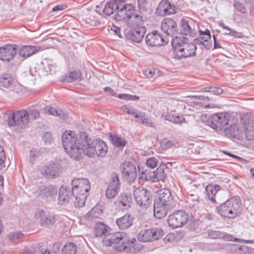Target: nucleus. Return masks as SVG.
<instances>
[{"label": "nucleus", "instance_id": "nucleus-15", "mask_svg": "<svg viewBox=\"0 0 254 254\" xmlns=\"http://www.w3.org/2000/svg\"><path fill=\"white\" fill-rule=\"evenodd\" d=\"M126 3H124L122 0H112L107 2L103 9V12L107 16H110L113 14L114 11H117L115 14V19L117 21V14L121 11L122 8L126 6Z\"/></svg>", "mask_w": 254, "mask_h": 254}, {"label": "nucleus", "instance_id": "nucleus-29", "mask_svg": "<svg viewBox=\"0 0 254 254\" xmlns=\"http://www.w3.org/2000/svg\"><path fill=\"white\" fill-rule=\"evenodd\" d=\"M59 168L56 164H51L44 168V173L48 178L55 177L58 172Z\"/></svg>", "mask_w": 254, "mask_h": 254}, {"label": "nucleus", "instance_id": "nucleus-39", "mask_svg": "<svg viewBox=\"0 0 254 254\" xmlns=\"http://www.w3.org/2000/svg\"><path fill=\"white\" fill-rule=\"evenodd\" d=\"M120 186V182L118 174L116 173H112L108 187L113 188L119 190Z\"/></svg>", "mask_w": 254, "mask_h": 254}, {"label": "nucleus", "instance_id": "nucleus-7", "mask_svg": "<svg viewBox=\"0 0 254 254\" xmlns=\"http://www.w3.org/2000/svg\"><path fill=\"white\" fill-rule=\"evenodd\" d=\"M231 116L227 113L213 114L210 118L209 126L217 131L223 132L230 124Z\"/></svg>", "mask_w": 254, "mask_h": 254}, {"label": "nucleus", "instance_id": "nucleus-34", "mask_svg": "<svg viewBox=\"0 0 254 254\" xmlns=\"http://www.w3.org/2000/svg\"><path fill=\"white\" fill-rule=\"evenodd\" d=\"M151 179L153 181H157L158 180L163 181L166 176L164 173V170L161 167H158L155 171L151 172Z\"/></svg>", "mask_w": 254, "mask_h": 254}, {"label": "nucleus", "instance_id": "nucleus-35", "mask_svg": "<svg viewBox=\"0 0 254 254\" xmlns=\"http://www.w3.org/2000/svg\"><path fill=\"white\" fill-rule=\"evenodd\" d=\"M73 198H74V204L76 207H81L84 206L86 197L88 194H78L77 195H73Z\"/></svg>", "mask_w": 254, "mask_h": 254}, {"label": "nucleus", "instance_id": "nucleus-54", "mask_svg": "<svg viewBox=\"0 0 254 254\" xmlns=\"http://www.w3.org/2000/svg\"><path fill=\"white\" fill-rule=\"evenodd\" d=\"M84 20L86 23L90 24L93 25L95 22V16L92 13L87 14L84 17Z\"/></svg>", "mask_w": 254, "mask_h": 254}, {"label": "nucleus", "instance_id": "nucleus-11", "mask_svg": "<svg viewBox=\"0 0 254 254\" xmlns=\"http://www.w3.org/2000/svg\"><path fill=\"white\" fill-rule=\"evenodd\" d=\"M26 110L18 111L16 113L10 114L7 122L9 126L18 125L25 126L29 123V118Z\"/></svg>", "mask_w": 254, "mask_h": 254}, {"label": "nucleus", "instance_id": "nucleus-14", "mask_svg": "<svg viewBox=\"0 0 254 254\" xmlns=\"http://www.w3.org/2000/svg\"><path fill=\"white\" fill-rule=\"evenodd\" d=\"M57 187L52 185L42 186L34 191V194L37 198L48 200L57 194Z\"/></svg>", "mask_w": 254, "mask_h": 254}, {"label": "nucleus", "instance_id": "nucleus-63", "mask_svg": "<svg viewBox=\"0 0 254 254\" xmlns=\"http://www.w3.org/2000/svg\"><path fill=\"white\" fill-rule=\"evenodd\" d=\"M224 235H225L224 237L222 238L225 239L227 241H234L235 242H239V241L241 242L243 241L242 240L237 239V238H235L234 240H233V237L232 235L225 234H224Z\"/></svg>", "mask_w": 254, "mask_h": 254}, {"label": "nucleus", "instance_id": "nucleus-16", "mask_svg": "<svg viewBox=\"0 0 254 254\" xmlns=\"http://www.w3.org/2000/svg\"><path fill=\"white\" fill-rule=\"evenodd\" d=\"M18 46L15 45H6L0 48V60L10 62L15 56Z\"/></svg>", "mask_w": 254, "mask_h": 254}, {"label": "nucleus", "instance_id": "nucleus-10", "mask_svg": "<svg viewBox=\"0 0 254 254\" xmlns=\"http://www.w3.org/2000/svg\"><path fill=\"white\" fill-rule=\"evenodd\" d=\"M163 236L161 229L152 228L142 230L137 235V239L140 242H146L158 240Z\"/></svg>", "mask_w": 254, "mask_h": 254}, {"label": "nucleus", "instance_id": "nucleus-41", "mask_svg": "<svg viewBox=\"0 0 254 254\" xmlns=\"http://www.w3.org/2000/svg\"><path fill=\"white\" fill-rule=\"evenodd\" d=\"M29 118V122L30 120H34L39 117V113L38 110L35 109L33 107H30L26 110Z\"/></svg>", "mask_w": 254, "mask_h": 254}, {"label": "nucleus", "instance_id": "nucleus-48", "mask_svg": "<svg viewBox=\"0 0 254 254\" xmlns=\"http://www.w3.org/2000/svg\"><path fill=\"white\" fill-rule=\"evenodd\" d=\"M208 236L212 239H221L225 236L224 233L214 230L209 231L208 232Z\"/></svg>", "mask_w": 254, "mask_h": 254}, {"label": "nucleus", "instance_id": "nucleus-22", "mask_svg": "<svg viewBox=\"0 0 254 254\" xmlns=\"http://www.w3.org/2000/svg\"><path fill=\"white\" fill-rule=\"evenodd\" d=\"M72 191L69 188L62 186L59 189V194L58 198V204L62 205L67 203L71 199H73Z\"/></svg>", "mask_w": 254, "mask_h": 254}, {"label": "nucleus", "instance_id": "nucleus-31", "mask_svg": "<svg viewBox=\"0 0 254 254\" xmlns=\"http://www.w3.org/2000/svg\"><path fill=\"white\" fill-rule=\"evenodd\" d=\"M81 76V73L78 70L70 71L64 76L63 80L65 82H71L75 80L79 79Z\"/></svg>", "mask_w": 254, "mask_h": 254}, {"label": "nucleus", "instance_id": "nucleus-18", "mask_svg": "<svg viewBox=\"0 0 254 254\" xmlns=\"http://www.w3.org/2000/svg\"><path fill=\"white\" fill-rule=\"evenodd\" d=\"M145 42L147 45L153 47L167 44L168 40L163 38L158 31H154L146 35Z\"/></svg>", "mask_w": 254, "mask_h": 254}, {"label": "nucleus", "instance_id": "nucleus-27", "mask_svg": "<svg viewBox=\"0 0 254 254\" xmlns=\"http://www.w3.org/2000/svg\"><path fill=\"white\" fill-rule=\"evenodd\" d=\"M126 240V241L124 242L123 244H121V245H117L115 246V249L117 251L129 252L131 250V248L133 247L134 243L136 242L135 238L129 240L127 237Z\"/></svg>", "mask_w": 254, "mask_h": 254}, {"label": "nucleus", "instance_id": "nucleus-28", "mask_svg": "<svg viewBox=\"0 0 254 254\" xmlns=\"http://www.w3.org/2000/svg\"><path fill=\"white\" fill-rule=\"evenodd\" d=\"M13 83V77L11 74L4 73L0 76V87L8 88Z\"/></svg>", "mask_w": 254, "mask_h": 254}, {"label": "nucleus", "instance_id": "nucleus-5", "mask_svg": "<svg viewBox=\"0 0 254 254\" xmlns=\"http://www.w3.org/2000/svg\"><path fill=\"white\" fill-rule=\"evenodd\" d=\"M184 37L173 38L172 45L174 48V58L177 59L187 58L195 55L196 47L194 44L189 42Z\"/></svg>", "mask_w": 254, "mask_h": 254}, {"label": "nucleus", "instance_id": "nucleus-55", "mask_svg": "<svg viewBox=\"0 0 254 254\" xmlns=\"http://www.w3.org/2000/svg\"><path fill=\"white\" fill-rule=\"evenodd\" d=\"M89 213L93 217H99L102 215V210L97 207H95Z\"/></svg>", "mask_w": 254, "mask_h": 254}, {"label": "nucleus", "instance_id": "nucleus-32", "mask_svg": "<svg viewBox=\"0 0 254 254\" xmlns=\"http://www.w3.org/2000/svg\"><path fill=\"white\" fill-rule=\"evenodd\" d=\"M180 33L182 35H191L192 33V30L190 27L188 22L182 19L180 24Z\"/></svg>", "mask_w": 254, "mask_h": 254}, {"label": "nucleus", "instance_id": "nucleus-23", "mask_svg": "<svg viewBox=\"0 0 254 254\" xmlns=\"http://www.w3.org/2000/svg\"><path fill=\"white\" fill-rule=\"evenodd\" d=\"M38 217L39 218V223L41 226H48L54 224L56 221V217L53 215H47L45 211L39 210L36 213Z\"/></svg>", "mask_w": 254, "mask_h": 254}, {"label": "nucleus", "instance_id": "nucleus-24", "mask_svg": "<svg viewBox=\"0 0 254 254\" xmlns=\"http://www.w3.org/2000/svg\"><path fill=\"white\" fill-rule=\"evenodd\" d=\"M133 218L129 214H126L116 220V224L120 229H126L133 224Z\"/></svg>", "mask_w": 254, "mask_h": 254}, {"label": "nucleus", "instance_id": "nucleus-36", "mask_svg": "<svg viewBox=\"0 0 254 254\" xmlns=\"http://www.w3.org/2000/svg\"><path fill=\"white\" fill-rule=\"evenodd\" d=\"M137 116L138 118L137 119L138 120L136 121L138 123H141L146 126L154 127V123L145 116L144 113L139 112Z\"/></svg>", "mask_w": 254, "mask_h": 254}, {"label": "nucleus", "instance_id": "nucleus-61", "mask_svg": "<svg viewBox=\"0 0 254 254\" xmlns=\"http://www.w3.org/2000/svg\"><path fill=\"white\" fill-rule=\"evenodd\" d=\"M42 137L46 143H50L52 139L51 134L48 132H45Z\"/></svg>", "mask_w": 254, "mask_h": 254}, {"label": "nucleus", "instance_id": "nucleus-38", "mask_svg": "<svg viewBox=\"0 0 254 254\" xmlns=\"http://www.w3.org/2000/svg\"><path fill=\"white\" fill-rule=\"evenodd\" d=\"M76 251V246L73 243H69L62 249V254H75Z\"/></svg>", "mask_w": 254, "mask_h": 254}, {"label": "nucleus", "instance_id": "nucleus-20", "mask_svg": "<svg viewBox=\"0 0 254 254\" xmlns=\"http://www.w3.org/2000/svg\"><path fill=\"white\" fill-rule=\"evenodd\" d=\"M161 29L167 35L173 37L177 31L176 22L172 19L165 18L162 22Z\"/></svg>", "mask_w": 254, "mask_h": 254}, {"label": "nucleus", "instance_id": "nucleus-44", "mask_svg": "<svg viewBox=\"0 0 254 254\" xmlns=\"http://www.w3.org/2000/svg\"><path fill=\"white\" fill-rule=\"evenodd\" d=\"M110 137L112 138V141L113 144L115 146L117 147L123 146L125 145V141L124 139L122 138L121 137L118 136H113L112 135L110 136Z\"/></svg>", "mask_w": 254, "mask_h": 254}, {"label": "nucleus", "instance_id": "nucleus-21", "mask_svg": "<svg viewBox=\"0 0 254 254\" xmlns=\"http://www.w3.org/2000/svg\"><path fill=\"white\" fill-rule=\"evenodd\" d=\"M146 32L145 26H140L135 30H131L126 34V38L133 42L139 43L143 38Z\"/></svg>", "mask_w": 254, "mask_h": 254}, {"label": "nucleus", "instance_id": "nucleus-57", "mask_svg": "<svg viewBox=\"0 0 254 254\" xmlns=\"http://www.w3.org/2000/svg\"><path fill=\"white\" fill-rule=\"evenodd\" d=\"M156 69L151 68H147L144 71V74L147 78H151L155 75Z\"/></svg>", "mask_w": 254, "mask_h": 254}, {"label": "nucleus", "instance_id": "nucleus-60", "mask_svg": "<svg viewBox=\"0 0 254 254\" xmlns=\"http://www.w3.org/2000/svg\"><path fill=\"white\" fill-rule=\"evenodd\" d=\"M22 236V234L21 233H20L19 232H14V233H10L8 235V238L10 240L13 241V240L17 239L18 238H20Z\"/></svg>", "mask_w": 254, "mask_h": 254}, {"label": "nucleus", "instance_id": "nucleus-37", "mask_svg": "<svg viewBox=\"0 0 254 254\" xmlns=\"http://www.w3.org/2000/svg\"><path fill=\"white\" fill-rule=\"evenodd\" d=\"M45 112L51 115L59 117L61 119L65 118V114L61 110H57L52 107H46L44 109Z\"/></svg>", "mask_w": 254, "mask_h": 254}, {"label": "nucleus", "instance_id": "nucleus-62", "mask_svg": "<svg viewBox=\"0 0 254 254\" xmlns=\"http://www.w3.org/2000/svg\"><path fill=\"white\" fill-rule=\"evenodd\" d=\"M187 97L194 98L201 100H209L208 96H204L202 95H188Z\"/></svg>", "mask_w": 254, "mask_h": 254}, {"label": "nucleus", "instance_id": "nucleus-30", "mask_svg": "<svg viewBox=\"0 0 254 254\" xmlns=\"http://www.w3.org/2000/svg\"><path fill=\"white\" fill-rule=\"evenodd\" d=\"M219 190L220 187L218 185H208L206 187L205 191L208 199L212 202H214L215 201L214 199L215 195Z\"/></svg>", "mask_w": 254, "mask_h": 254}, {"label": "nucleus", "instance_id": "nucleus-58", "mask_svg": "<svg viewBox=\"0 0 254 254\" xmlns=\"http://www.w3.org/2000/svg\"><path fill=\"white\" fill-rule=\"evenodd\" d=\"M40 155V152L37 149H32L30 151V158L31 161L33 162Z\"/></svg>", "mask_w": 254, "mask_h": 254}, {"label": "nucleus", "instance_id": "nucleus-53", "mask_svg": "<svg viewBox=\"0 0 254 254\" xmlns=\"http://www.w3.org/2000/svg\"><path fill=\"white\" fill-rule=\"evenodd\" d=\"M189 202L191 206L193 207L198 204V196L197 195H191L189 198Z\"/></svg>", "mask_w": 254, "mask_h": 254}, {"label": "nucleus", "instance_id": "nucleus-3", "mask_svg": "<svg viewBox=\"0 0 254 254\" xmlns=\"http://www.w3.org/2000/svg\"><path fill=\"white\" fill-rule=\"evenodd\" d=\"M121 8L117 14V21L123 20L126 25L130 27L142 26L144 22L143 13L134 9L132 4L126 3V6Z\"/></svg>", "mask_w": 254, "mask_h": 254}, {"label": "nucleus", "instance_id": "nucleus-6", "mask_svg": "<svg viewBox=\"0 0 254 254\" xmlns=\"http://www.w3.org/2000/svg\"><path fill=\"white\" fill-rule=\"evenodd\" d=\"M241 199L239 197H233L221 204L218 208V211L221 216L234 218L241 213Z\"/></svg>", "mask_w": 254, "mask_h": 254}, {"label": "nucleus", "instance_id": "nucleus-51", "mask_svg": "<svg viewBox=\"0 0 254 254\" xmlns=\"http://www.w3.org/2000/svg\"><path fill=\"white\" fill-rule=\"evenodd\" d=\"M6 159L4 148L0 145V170L4 167V161Z\"/></svg>", "mask_w": 254, "mask_h": 254}, {"label": "nucleus", "instance_id": "nucleus-33", "mask_svg": "<svg viewBox=\"0 0 254 254\" xmlns=\"http://www.w3.org/2000/svg\"><path fill=\"white\" fill-rule=\"evenodd\" d=\"M119 203L121 204L124 209L130 207L131 205V197L125 193H122L118 198Z\"/></svg>", "mask_w": 254, "mask_h": 254}, {"label": "nucleus", "instance_id": "nucleus-52", "mask_svg": "<svg viewBox=\"0 0 254 254\" xmlns=\"http://www.w3.org/2000/svg\"><path fill=\"white\" fill-rule=\"evenodd\" d=\"M158 163V160L154 157H151L146 160V164L147 167L153 169L155 168Z\"/></svg>", "mask_w": 254, "mask_h": 254}, {"label": "nucleus", "instance_id": "nucleus-4", "mask_svg": "<svg viewBox=\"0 0 254 254\" xmlns=\"http://www.w3.org/2000/svg\"><path fill=\"white\" fill-rule=\"evenodd\" d=\"M173 196L168 189H161L158 192V196L154 202V215L157 219L164 217L168 210L173 204Z\"/></svg>", "mask_w": 254, "mask_h": 254}, {"label": "nucleus", "instance_id": "nucleus-40", "mask_svg": "<svg viewBox=\"0 0 254 254\" xmlns=\"http://www.w3.org/2000/svg\"><path fill=\"white\" fill-rule=\"evenodd\" d=\"M165 119L174 124H179L185 122V119L182 116H172L170 115H166Z\"/></svg>", "mask_w": 254, "mask_h": 254}, {"label": "nucleus", "instance_id": "nucleus-9", "mask_svg": "<svg viewBox=\"0 0 254 254\" xmlns=\"http://www.w3.org/2000/svg\"><path fill=\"white\" fill-rule=\"evenodd\" d=\"M189 220V215L184 210L175 211L169 216L168 223L173 229L181 227L185 225Z\"/></svg>", "mask_w": 254, "mask_h": 254}, {"label": "nucleus", "instance_id": "nucleus-13", "mask_svg": "<svg viewBox=\"0 0 254 254\" xmlns=\"http://www.w3.org/2000/svg\"><path fill=\"white\" fill-rule=\"evenodd\" d=\"M73 195L78 194H88V191L90 189V184L89 180L86 178H75L71 182Z\"/></svg>", "mask_w": 254, "mask_h": 254}, {"label": "nucleus", "instance_id": "nucleus-43", "mask_svg": "<svg viewBox=\"0 0 254 254\" xmlns=\"http://www.w3.org/2000/svg\"><path fill=\"white\" fill-rule=\"evenodd\" d=\"M122 111L127 113L128 114L133 115L135 118H138V113H137L136 110L131 106L128 105L123 106L121 108Z\"/></svg>", "mask_w": 254, "mask_h": 254}, {"label": "nucleus", "instance_id": "nucleus-25", "mask_svg": "<svg viewBox=\"0 0 254 254\" xmlns=\"http://www.w3.org/2000/svg\"><path fill=\"white\" fill-rule=\"evenodd\" d=\"M41 50L40 47L23 46L19 50V55L23 58H27Z\"/></svg>", "mask_w": 254, "mask_h": 254}, {"label": "nucleus", "instance_id": "nucleus-45", "mask_svg": "<svg viewBox=\"0 0 254 254\" xmlns=\"http://www.w3.org/2000/svg\"><path fill=\"white\" fill-rule=\"evenodd\" d=\"M139 11L143 13L147 11L148 4V0H137Z\"/></svg>", "mask_w": 254, "mask_h": 254}, {"label": "nucleus", "instance_id": "nucleus-49", "mask_svg": "<svg viewBox=\"0 0 254 254\" xmlns=\"http://www.w3.org/2000/svg\"><path fill=\"white\" fill-rule=\"evenodd\" d=\"M152 173L149 172L147 170L144 171H142L141 174L139 175L138 179L143 181H147L149 180H152L151 176Z\"/></svg>", "mask_w": 254, "mask_h": 254}, {"label": "nucleus", "instance_id": "nucleus-59", "mask_svg": "<svg viewBox=\"0 0 254 254\" xmlns=\"http://www.w3.org/2000/svg\"><path fill=\"white\" fill-rule=\"evenodd\" d=\"M209 92L214 95H220L223 92V90L217 87H209Z\"/></svg>", "mask_w": 254, "mask_h": 254}, {"label": "nucleus", "instance_id": "nucleus-42", "mask_svg": "<svg viewBox=\"0 0 254 254\" xmlns=\"http://www.w3.org/2000/svg\"><path fill=\"white\" fill-rule=\"evenodd\" d=\"M219 26L223 29L226 30V31L225 33V34L230 35L236 37H239L240 33L239 32L236 31L235 30L230 28L228 26H226L223 22L219 23Z\"/></svg>", "mask_w": 254, "mask_h": 254}, {"label": "nucleus", "instance_id": "nucleus-64", "mask_svg": "<svg viewBox=\"0 0 254 254\" xmlns=\"http://www.w3.org/2000/svg\"><path fill=\"white\" fill-rule=\"evenodd\" d=\"M66 7H67V5L65 4L58 5L54 6L52 8V10L53 11H56L58 10H62L65 9Z\"/></svg>", "mask_w": 254, "mask_h": 254}, {"label": "nucleus", "instance_id": "nucleus-8", "mask_svg": "<svg viewBox=\"0 0 254 254\" xmlns=\"http://www.w3.org/2000/svg\"><path fill=\"white\" fill-rule=\"evenodd\" d=\"M133 196L136 204L142 208L148 207L152 203L150 191L145 188H134Z\"/></svg>", "mask_w": 254, "mask_h": 254}, {"label": "nucleus", "instance_id": "nucleus-12", "mask_svg": "<svg viewBox=\"0 0 254 254\" xmlns=\"http://www.w3.org/2000/svg\"><path fill=\"white\" fill-rule=\"evenodd\" d=\"M127 234L123 232L111 233V231L106 235L102 240L103 244L106 246H111L114 245V247L117 245H121L124 242H126Z\"/></svg>", "mask_w": 254, "mask_h": 254}, {"label": "nucleus", "instance_id": "nucleus-1", "mask_svg": "<svg viewBox=\"0 0 254 254\" xmlns=\"http://www.w3.org/2000/svg\"><path fill=\"white\" fill-rule=\"evenodd\" d=\"M64 149L70 158L75 160L82 158V154L89 157H103L108 151L106 144L99 139H92L85 132L76 135L74 132L66 130L62 135Z\"/></svg>", "mask_w": 254, "mask_h": 254}, {"label": "nucleus", "instance_id": "nucleus-17", "mask_svg": "<svg viewBox=\"0 0 254 254\" xmlns=\"http://www.w3.org/2000/svg\"><path fill=\"white\" fill-rule=\"evenodd\" d=\"M123 176L129 183L133 182L137 177L136 169L131 162L123 163L121 166Z\"/></svg>", "mask_w": 254, "mask_h": 254}, {"label": "nucleus", "instance_id": "nucleus-19", "mask_svg": "<svg viewBox=\"0 0 254 254\" xmlns=\"http://www.w3.org/2000/svg\"><path fill=\"white\" fill-rule=\"evenodd\" d=\"M157 15L164 16L176 13L175 6L171 4L167 0H162L156 9Z\"/></svg>", "mask_w": 254, "mask_h": 254}, {"label": "nucleus", "instance_id": "nucleus-56", "mask_svg": "<svg viewBox=\"0 0 254 254\" xmlns=\"http://www.w3.org/2000/svg\"><path fill=\"white\" fill-rule=\"evenodd\" d=\"M234 5L235 8L241 13H245L246 12V9L242 3L236 1L234 2Z\"/></svg>", "mask_w": 254, "mask_h": 254}, {"label": "nucleus", "instance_id": "nucleus-50", "mask_svg": "<svg viewBox=\"0 0 254 254\" xmlns=\"http://www.w3.org/2000/svg\"><path fill=\"white\" fill-rule=\"evenodd\" d=\"M118 98L126 100H138L139 97L135 95H131L127 94H120L118 95Z\"/></svg>", "mask_w": 254, "mask_h": 254}, {"label": "nucleus", "instance_id": "nucleus-2", "mask_svg": "<svg viewBox=\"0 0 254 254\" xmlns=\"http://www.w3.org/2000/svg\"><path fill=\"white\" fill-rule=\"evenodd\" d=\"M241 120L243 129L237 124L230 123L223 133L229 138L237 139L242 138L244 133L248 140L254 139V115L247 114L242 116Z\"/></svg>", "mask_w": 254, "mask_h": 254}, {"label": "nucleus", "instance_id": "nucleus-47", "mask_svg": "<svg viewBox=\"0 0 254 254\" xmlns=\"http://www.w3.org/2000/svg\"><path fill=\"white\" fill-rule=\"evenodd\" d=\"M199 37L203 42H207L208 40L211 38V35L210 31L206 29L205 31L200 30L199 31Z\"/></svg>", "mask_w": 254, "mask_h": 254}, {"label": "nucleus", "instance_id": "nucleus-46", "mask_svg": "<svg viewBox=\"0 0 254 254\" xmlns=\"http://www.w3.org/2000/svg\"><path fill=\"white\" fill-rule=\"evenodd\" d=\"M119 190L113 188L108 187L106 189V196L107 198L111 199L114 197L119 192Z\"/></svg>", "mask_w": 254, "mask_h": 254}, {"label": "nucleus", "instance_id": "nucleus-26", "mask_svg": "<svg viewBox=\"0 0 254 254\" xmlns=\"http://www.w3.org/2000/svg\"><path fill=\"white\" fill-rule=\"evenodd\" d=\"M95 233L96 237H106L111 231L110 228L107 225L98 222L95 224Z\"/></svg>", "mask_w": 254, "mask_h": 254}]
</instances>
